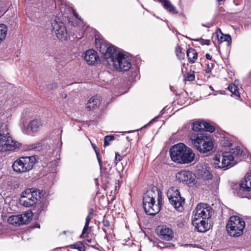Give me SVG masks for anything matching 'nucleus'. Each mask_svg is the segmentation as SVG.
Segmentation results:
<instances>
[{
  "label": "nucleus",
  "mask_w": 251,
  "mask_h": 251,
  "mask_svg": "<svg viewBox=\"0 0 251 251\" xmlns=\"http://www.w3.org/2000/svg\"><path fill=\"white\" fill-rule=\"evenodd\" d=\"M118 137V135H109L104 137V146L107 147L109 145V142L113 141L115 138Z\"/></svg>",
  "instance_id": "c756f323"
},
{
  "label": "nucleus",
  "mask_w": 251,
  "mask_h": 251,
  "mask_svg": "<svg viewBox=\"0 0 251 251\" xmlns=\"http://www.w3.org/2000/svg\"><path fill=\"white\" fill-rule=\"evenodd\" d=\"M200 42L201 45H209L210 44V41L209 40H205L202 39L200 40Z\"/></svg>",
  "instance_id": "e433bc0d"
},
{
  "label": "nucleus",
  "mask_w": 251,
  "mask_h": 251,
  "mask_svg": "<svg viewBox=\"0 0 251 251\" xmlns=\"http://www.w3.org/2000/svg\"><path fill=\"white\" fill-rule=\"evenodd\" d=\"M206 73H208V72H209V70L208 71L206 70Z\"/></svg>",
  "instance_id": "3c124183"
},
{
  "label": "nucleus",
  "mask_w": 251,
  "mask_h": 251,
  "mask_svg": "<svg viewBox=\"0 0 251 251\" xmlns=\"http://www.w3.org/2000/svg\"><path fill=\"white\" fill-rule=\"evenodd\" d=\"M224 145L225 146L231 147L232 145V144L231 143V142L229 141L226 140L225 141Z\"/></svg>",
  "instance_id": "a19ab883"
},
{
  "label": "nucleus",
  "mask_w": 251,
  "mask_h": 251,
  "mask_svg": "<svg viewBox=\"0 0 251 251\" xmlns=\"http://www.w3.org/2000/svg\"><path fill=\"white\" fill-rule=\"evenodd\" d=\"M187 55L189 62L194 63L198 57V54L194 49L189 48L187 50Z\"/></svg>",
  "instance_id": "5701e85b"
},
{
  "label": "nucleus",
  "mask_w": 251,
  "mask_h": 251,
  "mask_svg": "<svg viewBox=\"0 0 251 251\" xmlns=\"http://www.w3.org/2000/svg\"><path fill=\"white\" fill-rule=\"evenodd\" d=\"M171 204L176 209L177 211L181 212L183 211V204L185 203V199L180 197L176 198H173V199H169Z\"/></svg>",
  "instance_id": "6ab92c4d"
},
{
  "label": "nucleus",
  "mask_w": 251,
  "mask_h": 251,
  "mask_svg": "<svg viewBox=\"0 0 251 251\" xmlns=\"http://www.w3.org/2000/svg\"><path fill=\"white\" fill-rule=\"evenodd\" d=\"M211 207L206 203L198 204L193 212L192 220H208L212 216Z\"/></svg>",
  "instance_id": "9b49d317"
},
{
  "label": "nucleus",
  "mask_w": 251,
  "mask_h": 251,
  "mask_svg": "<svg viewBox=\"0 0 251 251\" xmlns=\"http://www.w3.org/2000/svg\"><path fill=\"white\" fill-rule=\"evenodd\" d=\"M242 152L243 151L241 150V148L237 146L235 148L232 149L229 153L235 157L234 160H237L238 162L239 160V159H238V157L242 155Z\"/></svg>",
  "instance_id": "b1692460"
},
{
  "label": "nucleus",
  "mask_w": 251,
  "mask_h": 251,
  "mask_svg": "<svg viewBox=\"0 0 251 251\" xmlns=\"http://www.w3.org/2000/svg\"><path fill=\"white\" fill-rule=\"evenodd\" d=\"M44 194L42 190L34 188L27 189L23 193L21 201L24 206L29 207L40 201Z\"/></svg>",
  "instance_id": "0eeeda50"
},
{
  "label": "nucleus",
  "mask_w": 251,
  "mask_h": 251,
  "mask_svg": "<svg viewBox=\"0 0 251 251\" xmlns=\"http://www.w3.org/2000/svg\"><path fill=\"white\" fill-rule=\"evenodd\" d=\"M201 176L206 179H209L212 178V175L206 168H202L201 173Z\"/></svg>",
  "instance_id": "2f4dec72"
},
{
  "label": "nucleus",
  "mask_w": 251,
  "mask_h": 251,
  "mask_svg": "<svg viewBox=\"0 0 251 251\" xmlns=\"http://www.w3.org/2000/svg\"><path fill=\"white\" fill-rule=\"evenodd\" d=\"M20 145L10 135L7 125L0 122V151H14L18 149Z\"/></svg>",
  "instance_id": "20e7f679"
},
{
  "label": "nucleus",
  "mask_w": 251,
  "mask_h": 251,
  "mask_svg": "<svg viewBox=\"0 0 251 251\" xmlns=\"http://www.w3.org/2000/svg\"><path fill=\"white\" fill-rule=\"evenodd\" d=\"M56 87V83H52L51 84H50L48 86V88L50 89H53L55 88Z\"/></svg>",
  "instance_id": "79ce46f5"
},
{
  "label": "nucleus",
  "mask_w": 251,
  "mask_h": 251,
  "mask_svg": "<svg viewBox=\"0 0 251 251\" xmlns=\"http://www.w3.org/2000/svg\"><path fill=\"white\" fill-rule=\"evenodd\" d=\"M71 249H76L79 251H85V247L84 244L81 242H77L75 244L71 245Z\"/></svg>",
  "instance_id": "7c9ffc66"
},
{
  "label": "nucleus",
  "mask_w": 251,
  "mask_h": 251,
  "mask_svg": "<svg viewBox=\"0 0 251 251\" xmlns=\"http://www.w3.org/2000/svg\"><path fill=\"white\" fill-rule=\"evenodd\" d=\"M234 157L228 152L219 153L215 155L214 164L215 167L218 168H226L229 166H232L237 163V160H234Z\"/></svg>",
  "instance_id": "9d476101"
},
{
  "label": "nucleus",
  "mask_w": 251,
  "mask_h": 251,
  "mask_svg": "<svg viewBox=\"0 0 251 251\" xmlns=\"http://www.w3.org/2000/svg\"><path fill=\"white\" fill-rule=\"evenodd\" d=\"M132 132V131H128L127 132L129 133V132Z\"/></svg>",
  "instance_id": "603ef678"
},
{
  "label": "nucleus",
  "mask_w": 251,
  "mask_h": 251,
  "mask_svg": "<svg viewBox=\"0 0 251 251\" xmlns=\"http://www.w3.org/2000/svg\"><path fill=\"white\" fill-rule=\"evenodd\" d=\"M219 161H220V163H221L222 160H219Z\"/></svg>",
  "instance_id": "864d4df0"
},
{
  "label": "nucleus",
  "mask_w": 251,
  "mask_h": 251,
  "mask_svg": "<svg viewBox=\"0 0 251 251\" xmlns=\"http://www.w3.org/2000/svg\"><path fill=\"white\" fill-rule=\"evenodd\" d=\"M176 55L178 57V58L180 60L184 59L185 53L183 52H182V49L180 47H177L176 48Z\"/></svg>",
  "instance_id": "473e14b6"
},
{
  "label": "nucleus",
  "mask_w": 251,
  "mask_h": 251,
  "mask_svg": "<svg viewBox=\"0 0 251 251\" xmlns=\"http://www.w3.org/2000/svg\"><path fill=\"white\" fill-rule=\"evenodd\" d=\"M221 36H220L218 34H217V38L218 39V41L220 43L223 42H226L227 43V45H229L231 42V38L229 35L226 34L224 35L221 31H220Z\"/></svg>",
  "instance_id": "a878e982"
},
{
  "label": "nucleus",
  "mask_w": 251,
  "mask_h": 251,
  "mask_svg": "<svg viewBox=\"0 0 251 251\" xmlns=\"http://www.w3.org/2000/svg\"><path fill=\"white\" fill-rule=\"evenodd\" d=\"M52 30L57 38L61 41H66L68 38V34L64 24L59 19H54L51 23Z\"/></svg>",
  "instance_id": "f8f14e48"
},
{
  "label": "nucleus",
  "mask_w": 251,
  "mask_h": 251,
  "mask_svg": "<svg viewBox=\"0 0 251 251\" xmlns=\"http://www.w3.org/2000/svg\"><path fill=\"white\" fill-rule=\"evenodd\" d=\"M182 66H183V67H185V64H183L182 65Z\"/></svg>",
  "instance_id": "8fccbe9b"
},
{
  "label": "nucleus",
  "mask_w": 251,
  "mask_h": 251,
  "mask_svg": "<svg viewBox=\"0 0 251 251\" xmlns=\"http://www.w3.org/2000/svg\"><path fill=\"white\" fill-rule=\"evenodd\" d=\"M103 230L104 232H106V229H105V228H103Z\"/></svg>",
  "instance_id": "09e8293b"
},
{
  "label": "nucleus",
  "mask_w": 251,
  "mask_h": 251,
  "mask_svg": "<svg viewBox=\"0 0 251 251\" xmlns=\"http://www.w3.org/2000/svg\"><path fill=\"white\" fill-rule=\"evenodd\" d=\"M157 230L158 234L164 240L170 241L173 238L172 230L165 226L158 227Z\"/></svg>",
  "instance_id": "f3484780"
},
{
  "label": "nucleus",
  "mask_w": 251,
  "mask_h": 251,
  "mask_svg": "<svg viewBox=\"0 0 251 251\" xmlns=\"http://www.w3.org/2000/svg\"><path fill=\"white\" fill-rule=\"evenodd\" d=\"M92 213L91 212L89 213L88 215H87V216L86 218L85 226L83 229L81 235H80V237H82L83 235L85 233V232L88 229V226H89V225L90 220L92 218Z\"/></svg>",
  "instance_id": "c85d7f7f"
},
{
  "label": "nucleus",
  "mask_w": 251,
  "mask_h": 251,
  "mask_svg": "<svg viewBox=\"0 0 251 251\" xmlns=\"http://www.w3.org/2000/svg\"><path fill=\"white\" fill-rule=\"evenodd\" d=\"M190 139L195 148L201 153L210 151L213 148V143L206 133L194 132Z\"/></svg>",
  "instance_id": "39448f33"
},
{
  "label": "nucleus",
  "mask_w": 251,
  "mask_h": 251,
  "mask_svg": "<svg viewBox=\"0 0 251 251\" xmlns=\"http://www.w3.org/2000/svg\"><path fill=\"white\" fill-rule=\"evenodd\" d=\"M167 195L168 199L180 196L178 189L176 186H173L170 188L167 191Z\"/></svg>",
  "instance_id": "4be33fe9"
},
{
  "label": "nucleus",
  "mask_w": 251,
  "mask_h": 251,
  "mask_svg": "<svg viewBox=\"0 0 251 251\" xmlns=\"http://www.w3.org/2000/svg\"><path fill=\"white\" fill-rule=\"evenodd\" d=\"M161 192L156 187L148 190L143 199V207L146 213L149 215H155L161 209Z\"/></svg>",
  "instance_id": "f03ea898"
},
{
  "label": "nucleus",
  "mask_w": 251,
  "mask_h": 251,
  "mask_svg": "<svg viewBox=\"0 0 251 251\" xmlns=\"http://www.w3.org/2000/svg\"><path fill=\"white\" fill-rule=\"evenodd\" d=\"M176 177L179 181L185 182L187 183H191L195 179L194 175L192 173L186 170L177 173Z\"/></svg>",
  "instance_id": "dca6fc26"
},
{
  "label": "nucleus",
  "mask_w": 251,
  "mask_h": 251,
  "mask_svg": "<svg viewBox=\"0 0 251 251\" xmlns=\"http://www.w3.org/2000/svg\"><path fill=\"white\" fill-rule=\"evenodd\" d=\"M123 157L121 156L118 153H116L115 155V160L116 161H121Z\"/></svg>",
  "instance_id": "ea45409f"
},
{
  "label": "nucleus",
  "mask_w": 251,
  "mask_h": 251,
  "mask_svg": "<svg viewBox=\"0 0 251 251\" xmlns=\"http://www.w3.org/2000/svg\"><path fill=\"white\" fill-rule=\"evenodd\" d=\"M204 127L203 122L198 121L193 123L192 129L195 132L200 131V132L205 133L204 131H201V130L203 131V128Z\"/></svg>",
  "instance_id": "393cba45"
},
{
  "label": "nucleus",
  "mask_w": 251,
  "mask_h": 251,
  "mask_svg": "<svg viewBox=\"0 0 251 251\" xmlns=\"http://www.w3.org/2000/svg\"><path fill=\"white\" fill-rule=\"evenodd\" d=\"M203 125L205 126L203 128V131L213 132L215 130L214 127L208 123L203 122Z\"/></svg>",
  "instance_id": "72a5a7b5"
},
{
  "label": "nucleus",
  "mask_w": 251,
  "mask_h": 251,
  "mask_svg": "<svg viewBox=\"0 0 251 251\" xmlns=\"http://www.w3.org/2000/svg\"><path fill=\"white\" fill-rule=\"evenodd\" d=\"M170 154L172 161L179 164L191 163L195 157L193 151L181 143L172 147L170 149Z\"/></svg>",
  "instance_id": "7ed1b4c3"
},
{
  "label": "nucleus",
  "mask_w": 251,
  "mask_h": 251,
  "mask_svg": "<svg viewBox=\"0 0 251 251\" xmlns=\"http://www.w3.org/2000/svg\"><path fill=\"white\" fill-rule=\"evenodd\" d=\"M43 122L41 120H34L30 122L24 132L27 134H30L38 131L43 126Z\"/></svg>",
  "instance_id": "2eb2a0df"
},
{
  "label": "nucleus",
  "mask_w": 251,
  "mask_h": 251,
  "mask_svg": "<svg viewBox=\"0 0 251 251\" xmlns=\"http://www.w3.org/2000/svg\"><path fill=\"white\" fill-rule=\"evenodd\" d=\"M206 58L208 60H211L212 59V56L208 53L206 54Z\"/></svg>",
  "instance_id": "37998d69"
},
{
  "label": "nucleus",
  "mask_w": 251,
  "mask_h": 251,
  "mask_svg": "<svg viewBox=\"0 0 251 251\" xmlns=\"http://www.w3.org/2000/svg\"><path fill=\"white\" fill-rule=\"evenodd\" d=\"M31 213L26 212L21 215H12L8 219V223L14 226L28 224L31 219Z\"/></svg>",
  "instance_id": "ddd939ff"
},
{
  "label": "nucleus",
  "mask_w": 251,
  "mask_h": 251,
  "mask_svg": "<svg viewBox=\"0 0 251 251\" xmlns=\"http://www.w3.org/2000/svg\"><path fill=\"white\" fill-rule=\"evenodd\" d=\"M195 79V75L194 74H191L190 73H188L187 74V79L186 80L191 81L194 80Z\"/></svg>",
  "instance_id": "c9c22d12"
},
{
  "label": "nucleus",
  "mask_w": 251,
  "mask_h": 251,
  "mask_svg": "<svg viewBox=\"0 0 251 251\" xmlns=\"http://www.w3.org/2000/svg\"><path fill=\"white\" fill-rule=\"evenodd\" d=\"M101 103L100 97L94 96L88 100L86 104V108L89 110H93L98 107Z\"/></svg>",
  "instance_id": "aec40b11"
},
{
  "label": "nucleus",
  "mask_w": 251,
  "mask_h": 251,
  "mask_svg": "<svg viewBox=\"0 0 251 251\" xmlns=\"http://www.w3.org/2000/svg\"><path fill=\"white\" fill-rule=\"evenodd\" d=\"M92 146H93V147L94 149V150H95V151H96V146H95L94 144H92Z\"/></svg>",
  "instance_id": "a18cd8bd"
},
{
  "label": "nucleus",
  "mask_w": 251,
  "mask_h": 251,
  "mask_svg": "<svg viewBox=\"0 0 251 251\" xmlns=\"http://www.w3.org/2000/svg\"><path fill=\"white\" fill-rule=\"evenodd\" d=\"M103 225L105 227H108L110 226V223L107 219H104L103 220Z\"/></svg>",
  "instance_id": "4c0bfd02"
},
{
  "label": "nucleus",
  "mask_w": 251,
  "mask_h": 251,
  "mask_svg": "<svg viewBox=\"0 0 251 251\" xmlns=\"http://www.w3.org/2000/svg\"><path fill=\"white\" fill-rule=\"evenodd\" d=\"M84 59L87 64L90 65H94L100 61V57L97 52L93 50L86 51Z\"/></svg>",
  "instance_id": "a211bd4d"
},
{
  "label": "nucleus",
  "mask_w": 251,
  "mask_h": 251,
  "mask_svg": "<svg viewBox=\"0 0 251 251\" xmlns=\"http://www.w3.org/2000/svg\"><path fill=\"white\" fill-rule=\"evenodd\" d=\"M156 246L157 248L160 249L169 248L173 246L170 243L163 242H158Z\"/></svg>",
  "instance_id": "f704fd0d"
},
{
  "label": "nucleus",
  "mask_w": 251,
  "mask_h": 251,
  "mask_svg": "<svg viewBox=\"0 0 251 251\" xmlns=\"http://www.w3.org/2000/svg\"><path fill=\"white\" fill-rule=\"evenodd\" d=\"M228 89L235 96L240 97V93L238 87L235 84H230L228 85Z\"/></svg>",
  "instance_id": "cd10ccee"
},
{
  "label": "nucleus",
  "mask_w": 251,
  "mask_h": 251,
  "mask_svg": "<svg viewBox=\"0 0 251 251\" xmlns=\"http://www.w3.org/2000/svg\"><path fill=\"white\" fill-rule=\"evenodd\" d=\"M245 227V221L237 216L230 217L226 226L228 234L231 236L236 237L243 234Z\"/></svg>",
  "instance_id": "423d86ee"
},
{
  "label": "nucleus",
  "mask_w": 251,
  "mask_h": 251,
  "mask_svg": "<svg viewBox=\"0 0 251 251\" xmlns=\"http://www.w3.org/2000/svg\"><path fill=\"white\" fill-rule=\"evenodd\" d=\"M99 50L105 63L120 71H127L131 67V58L126 52L121 51L110 44L101 42Z\"/></svg>",
  "instance_id": "f257e3e1"
},
{
  "label": "nucleus",
  "mask_w": 251,
  "mask_h": 251,
  "mask_svg": "<svg viewBox=\"0 0 251 251\" xmlns=\"http://www.w3.org/2000/svg\"><path fill=\"white\" fill-rule=\"evenodd\" d=\"M74 14L76 18H78V15L75 11H74Z\"/></svg>",
  "instance_id": "c03bdc74"
},
{
  "label": "nucleus",
  "mask_w": 251,
  "mask_h": 251,
  "mask_svg": "<svg viewBox=\"0 0 251 251\" xmlns=\"http://www.w3.org/2000/svg\"><path fill=\"white\" fill-rule=\"evenodd\" d=\"M126 139H127V140H128V141H129V140H130V139H129V137H128V136H127V137H126Z\"/></svg>",
  "instance_id": "de8ad7c7"
},
{
  "label": "nucleus",
  "mask_w": 251,
  "mask_h": 251,
  "mask_svg": "<svg viewBox=\"0 0 251 251\" xmlns=\"http://www.w3.org/2000/svg\"><path fill=\"white\" fill-rule=\"evenodd\" d=\"M7 32V26L4 24H0V42L6 37Z\"/></svg>",
  "instance_id": "bb28decb"
},
{
  "label": "nucleus",
  "mask_w": 251,
  "mask_h": 251,
  "mask_svg": "<svg viewBox=\"0 0 251 251\" xmlns=\"http://www.w3.org/2000/svg\"><path fill=\"white\" fill-rule=\"evenodd\" d=\"M192 221L195 229L200 232H204L210 228V225L207 219L192 220Z\"/></svg>",
  "instance_id": "4468645a"
},
{
  "label": "nucleus",
  "mask_w": 251,
  "mask_h": 251,
  "mask_svg": "<svg viewBox=\"0 0 251 251\" xmlns=\"http://www.w3.org/2000/svg\"><path fill=\"white\" fill-rule=\"evenodd\" d=\"M157 1L161 3L164 8L168 11L173 14H177L178 12L176 10V8L172 5L171 2L169 0H157Z\"/></svg>",
  "instance_id": "412c9836"
},
{
  "label": "nucleus",
  "mask_w": 251,
  "mask_h": 251,
  "mask_svg": "<svg viewBox=\"0 0 251 251\" xmlns=\"http://www.w3.org/2000/svg\"><path fill=\"white\" fill-rule=\"evenodd\" d=\"M96 153L97 154V158H98V160L99 161V164L100 168L101 169V167H102V161L99 157V153L97 151H96Z\"/></svg>",
  "instance_id": "58836bf2"
},
{
  "label": "nucleus",
  "mask_w": 251,
  "mask_h": 251,
  "mask_svg": "<svg viewBox=\"0 0 251 251\" xmlns=\"http://www.w3.org/2000/svg\"><path fill=\"white\" fill-rule=\"evenodd\" d=\"M234 193L241 198L251 199V172L246 174L244 179L237 186Z\"/></svg>",
  "instance_id": "1a4fd4ad"
},
{
  "label": "nucleus",
  "mask_w": 251,
  "mask_h": 251,
  "mask_svg": "<svg viewBox=\"0 0 251 251\" xmlns=\"http://www.w3.org/2000/svg\"><path fill=\"white\" fill-rule=\"evenodd\" d=\"M35 163V156H24L15 161L12 165V168L14 171L23 173L31 170Z\"/></svg>",
  "instance_id": "6e6552de"
},
{
  "label": "nucleus",
  "mask_w": 251,
  "mask_h": 251,
  "mask_svg": "<svg viewBox=\"0 0 251 251\" xmlns=\"http://www.w3.org/2000/svg\"><path fill=\"white\" fill-rule=\"evenodd\" d=\"M87 241L88 242V243H90L91 242V239H87Z\"/></svg>",
  "instance_id": "49530a36"
}]
</instances>
